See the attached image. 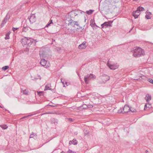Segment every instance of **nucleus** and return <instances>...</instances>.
<instances>
[{
	"label": "nucleus",
	"mask_w": 153,
	"mask_h": 153,
	"mask_svg": "<svg viewBox=\"0 0 153 153\" xmlns=\"http://www.w3.org/2000/svg\"><path fill=\"white\" fill-rule=\"evenodd\" d=\"M23 93L24 94H25L26 95H27V91H26V90H24L23 91Z\"/></svg>",
	"instance_id": "473e14b6"
},
{
	"label": "nucleus",
	"mask_w": 153,
	"mask_h": 153,
	"mask_svg": "<svg viewBox=\"0 0 153 153\" xmlns=\"http://www.w3.org/2000/svg\"><path fill=\"white\" fill-rule=\"evenodd\" d=\"M96 78V76L93 74H88L84 76V81L85 84H88L89 83L90 80L91 79H94Z\"/></svg>",
	"instance_id": "f03ea898"
},
{
	"label": "nucleus",
	"mask_w": 153,
	"mask_h": 153,
	"mask_svg": "<svg viewBox=\"0 0 153 153\" xmlns=\"http://www.w3.org/2000/svg\"><path fill=\"white\" fill-rule=\"evenodd\" d=\"M52 114V112H46V113H43V114H41V115H44L45 114Z\"/></svg>",
	"instance_id": "c9c22d12"
},
{
	"label": "nucleus",
	"mask_w": 153,
	"mask_h": 153,
	"mask_svg": "<svg viewBox=\"0 0 153 153\" xmlns=\"http://www.w3.org/2000/svg\"><path fill=\"white\" fill-rule=\"evenodd\" d=\"M65 83H66V84L67 83V82H65Z\"/></svg>",
	"instance_id": "864d4df0"
},
{
	"label": "nucleus",
	"mask_w": 153,
	"mask_h": 153,
	"mask_svg": "<svg viewBox=\"0 0 153 153\" xmlns=\"http://www.w3.org/2000/svg\"><path fill=\"white\" fill-rule=\"evenodd\" d=\"M86 47V42H83L80 45L78 46V48L79 49H85Z\"/></svg>",
	"instance_id": "ddd939ff"
},
{
	"label": "nucleus",
	"mask_w": 153,
	"mask_h": 153,
	"mask_svg": "<svg viewBox=\"0 0 153 153\" xmlns=\"http://www.w3.org/2000/svg\"><path fill=\"white\" fill-rule=\"evenodd\" d=\"M147 108V105H146L145 104V107H144V109H146Z\"/></svg>",
	"instance_id": "37998d69"
},
{
	"label": "nucleus",
	"mask_w": 153,
	"mask_h": 153,
	"mask_svg": "<svg viewBox=\"0 0 153 153\" xmlns=\"http://www.w3.org/2000/svg\"><path fill=\"white\" fill-rule=\"evenodd\" d=\"M93 12V10H87L86 11V13L88 15H91L92 14Z\"/></svg>",
	"instance_id": "5701e85b"
},
{
	"label": "nucleus",
	"mask_w": 153,
	"mask_h": 153,
	"mask_svg": "<svg viewBox=\"0 0 153 153\" xmlns=\"http://www.w3.org/2000/svg\"><path fill=\"white\" fill-rule=\"evenodd\" d=\"M30 22L32 24L36 21V19L35 15L32 14L30 17H28Z\"/></svg>",
	"instance_id": "1a4fd4ad"
},
{
	"label": "nucleus",
	"mask_w": 153,
	"mask_h": 153,
	"mask_svg": "<svg viewBox=\"0 0 153 153\" xmlns=\"http://www.w3.org/2000/svg\"><path fill=\"white\" fill-rule=\"evenodd\" d=\"M49 23H50V24L53 23V21H52V20H50L49 21Z\"/></svg>",
	"instance_id": "a19ab883"
},
{
	"label": "nucleus",
	"mask_w": 153,
	"mask_h": 153,
	"mask_svg": "<svg viewBox=\"0 0 153 153\" xmlns=\"http://www.w3.org/2000/svg\"><path fill=\"white\" fill-rule=\"evenodd\" d=\"M8 33H9L10 34V32L9 31V32H8Z\"/></svg>",
	"instance_id": "603ef678"
},
{
	"label": "nucleus",
	"mask_w": 153,
	"mask_h": 153,
	"mask_svg": "<svg viewBox=\"0 0 153 153\" xmlns=\"http://www.w3.org/2000/svg\"><path fill=\"white\" fill-rule=\"evenodd\" d=\"M146 15L145 16L146 18L147 19H150L151 18V17H150V15L152 14V13L147 10L146 12Z\"/></svg>",
	"instance_id": "2eb2a0df"
},
{
	"label": "nucleus",
	"mask_w": 153,
	"mask_h": 153,
	"mask_svg": "<svg viewBox=\"0 0 153 153\" xmlns=\"http://www.w3.org/2000/svg\"><path fill=\"white\" fill-rule=\"evenodd\" d=\"M7 20L6 19H4L2 21V22L1 24V25L2 26L5 23H6L7 22Z\"/></svg>",
	"instance_id": "b1692460"
},
{
	"label": "nucleus",
	"mask_w": 153,
	"mask_h": 153,
	"mask_svg": "<svg viewBox=\"0 0 153 153\" xmlns=\"http://www.w3.org/2000/svg\"><path fill=\"white\" fill-rule=\"evenodd\" d=\"M51 123H53L54 124L56 125L58 124V121L55 118H52L51 120Z\"/></svg>",
	"instance_id": "4468645a"
},
{
	"label": "nucleus",
	"mask_w": 153,
	"mask_h": 153,
	"mask_svg": "<svg viewBox=\"0 0 153 153\" xmlns=\"http://www.w3.org/2000/svg\"><path fill=\"white\" fill-rule=\"evenodd\" d=\"M42 92H41V91H39V92H38V94H39V95H40V93H42Z\"/></svg>",
	"instance_id": "a18cd8bd"
},
{
	"label": "nucleus",
	"mask_w": 153,
	"mask_h": 153,
	"mask_svg": "<svg viewBox=\"0 0 153 153\" xmlns=\"http://www.w3.org/2000/svg\"><path fill=\"white\" fill-rule=\"evenodd\" d=\"M40 63L41 65L45 67V68H47L50 66V64H49V62L46 60L44 59H42L41 60Z\"/></svg>",
	"instance_id": "0eeeda50"
},
{
	"label": "nucleus",
	"mask_w": 153,
	"mask_h": 153,
	"mask_svg": "<svg viewBox=\"0 0 153 153\" xmlns=\"http://www.w3.org/2000/svg\"><path fill=\"white\" fill-rule=\"evenodd\" d=\"M118 112L119 113H122L123 114L124 113V111L122 108H120V109H119L118 111Z\"/></svg>",
	"instance_id": "cd10ccee"
},
{
	"label": "nucleus",
	"mask_w": 153,
	"mask_h": 153,
	"mask_svg": "<svg viewBox=\"0 0 153 153\" xmlns=\"http://www.w3.org/2000/svg\"><path fill=\"white\" fill-rule=\"evenodd\" d=\"M137 10H138L140 12V11H143L144 10V9L142 7H137Z\"/></svg>",
	"instance_id": "4be33fe9"
},
{
	"label": "nucleus",
	"mask_w": 153,
	"mask_h": 153,
	"mask_svg": "<svg viewBox=\"0 0 153 153\" xmlns=\"http://www.w3.org/2000/svg\"><path fill=\"white\" fill-rule=\"evenodd\" d=\"M0 107L1 108H2V107L1 106H0Z\"/></svg>",
	"instance_id": "09e8293b"
},
{
	"label": "nucleus",
	"mask_w": 153,
	"mask_h": 153,
	"mask_svg": "<svg viewBox=\"0 0 153 153\" xmlns=\"http://www.w3.org/2000/svg\"><path fill=\"white\" fill-rule=\"evenodd\" d=\"M50 25H51L50 24V23H48V24H47L46 26V27H48Z\"/></svg>",
	"instance_id": "79ce46f5"
},
{
	"label": "nucleus",
	"mask_w": 153,
	"mask_h": 153,
	"mask_svg": "<svg viewBox=\"0 0 153 153\" xmlns=\"http://www.w3.org/2000/svg\"><path fill=\"white\" fill-rule=\"evenodd\" d=\"M86 20V19L85 18V22Z\"/></svg>",
	"instance_id": "8fccbe9b"
},
{
	"label": "nucleus",
	"mask_w": 153,
	"mask_h": 153,
	"mask_svg": "<svg viewBox=\"0 0 153 153\" xmlns=\"http://www.w3.org/2000/svg\"><path fill=\"white\" fill-rule=\"evenodd\" d=\"M147 81L153 84V80L152 79L150 78L148 79H147Z\"/></svg>",
	"instance_id": "c756f323"
},
{
	"label": "nucleus",
	"mask_w": 153,
	"mask_h": 153,
	"mask_svg": "<svg viewBox=\"0 0 153 153\" xmlns=\"http://www.w3.org/2000/svg\"><path fill=\"white\" fill-rule=\"evenodd\" d=\"M90 25L92 27H94V26H96L97 27H98L95 24V21L94 20L91 19L90 21Z\"/></svg>",
	"instance_id": "f3484780"
},
{
	"label": "nucleus",
	"mask_w": 153,
	"mask_h": 153,
	"mask_svg": "<svg viewBox=\"0 0 153 153\" xmlns=\"http://www.w3.org/2000/svg\"><path fill=\"white\" fill-rule=\"evenodd\" d=\"M107 65L109 68L113 70H115L116 68H117L119 66L117 64H113L109 60L107 63Z\"/></svg>",
	"instance_id": "39448f33"
},
{
	"label": "nucleus",
	"mask_w": 153,
	"mask_h": 153,
	"mask_svg": "<svg viewBox=\"0 0 153 153\" xmlns=\"http://www.w3.org/2000/svg\"><path fill=\"white\" fill-rule=\"evenodd\" d=\"M61 82L64 85V86L65 87V85L64 84V81H62V79H61Z\"/></svg>",
	"instance_id": "c03bdc74"
},
{
	"label": "nucleus",
	"mask_w": 153,
	"mask_h": 153,
	"mask_svg": "<svg viewBox=\"0 0 153 153\" xmlns=\"http://www.w3.org/2000/svg\"><path fill=\"white\" fill-rule=\"evenodd\" d=\"M110 22H111V23H112V22H111V21H110Z\"/></svg>",
	"instance_id": "3c124183"
},
{
	"label": "nucleus",
	"mask_w": 153,
	"mask_h": 153,
	"mask_svg": "<svg viewBox=\"0 0 153 153\" xmlns=\"http://www.w3.org/2000/svg\"><path fill=\"white\" fill-rule=\"evenodd\" d=\"M9 18L10 16L8 14H7L6 16L4 17V19H6L7 20Z\"/></svg>",
	"instance_id": "72a5a7b5"
},
{
	"label": "nucleus",
	"mask_w": 153,
	"mask_h": 153,
	"mask_svg": "<svg viewBox=\"0 0 153 153\" xmlns=\"http://www.w3.org/2000/svg\"><path fill=\"white\" fill-rule=\"evenodd\" d=\"M129 111H131L132 112H136V110L133 108H130Z\"/></svg>",
	"instance_id": "bb28decb"
},
{
	"label": "nucleus",
	"mask_w": 153,
	"mask_h": 153,
	"mask_svg": "<svg viewBox=\"0 0 153 153\" xmlns=\"http://www.w3.org/2000/svg\"><path fill=\"white\" fill-rule=\"evenodd\" d=\"M60 153H64V152L62 151V152H61Z\"/></svg>",
	"instance_id": "de8ad7c7"
},
{
	"label": "nucleus",
	"mask_w": 153,
	"mask_h": 153,
	"mask_svg": "<svg viewBox=\"0 0 153 153\" xmlns=\"http://www.w3.org/2000/svg\"><path fill=\"white\" fill-rule=\"evenodd\" d=\"M9 68V67L8 66H5L4 67H3L2 68V69L3 70H7Z\"/></svg>",
	"instance_id": "c85d7f7f"
},
{
	"label": "nucleus",
	"mask_w": 153,
	"mask_h": 153,
	"mask_svg": "<svg viewBox=\"0 0 153 153\" xmlns=\"http://www.w3.org/2000/svg\"><path fill=\"white\" fill-rule=\"evenodd\" d=\"M69 23L68 24V26L71 25L73 27H75L76 26L79 27L80 28H81L82 27H80L78 21H74V20H72L71 19L70 20H68Z\"/></svg>",
	"instance_id": "20e7f679"
},
{
	"label": "nucleus",
	"mask_w": 153,
	"mask_h": 153,
	"mask_svg": "<svg viewBox=\"0 0 153 153\" xmlns=\"http://www.w3.org/2000/svg\"><path fill=\"white\" fill-rule=\"evenodd\" d=\"M148 108H150V107H148Z\"/></svg>",
	"instance_id": "5fc2aeb1"
},
{
	"label": "nucleus",
	"mask_w": 153,
	"mask_h": 153,
	"mask_svg": "<svg viewBox=\"0 0 153 153\" xmlns=\"http://www.w3.org/2000/svg\"><path fill=\"white\" fill-rule=\"evenodd\" d=\"M110 79L109 77L106 75H103L100 78L98 82L100 84L105 83V82Z\"/></svg>",
	"instance_id": "7ed1b4c3"
},
{
	"label": "nucleus",
	"mask_w": 153,
	"mask_h": 153,
	"mask_svg": "<svg viewBox=\"0 0 153 153\" xmlns=\"http://www.w3.org/2000/svg\"><path fill=\"white\" fill-rule=\"evenodd\" d=\"M24 90H23L21 88V92H23V91Z\"/></svg>",
	"instance_id": "49530a36"
},
{
	"label": "nucleus",
	"mask_w": 153,
	"mask_h": 153,
	"mask_svg": "<svg viewBox=\"0 0 153 153\" xmlns=\"http://www.w3.org/2000/svg\"><path fill=\"white\" fill-rule=\"evenodd\" d=\"M79 12H80V13H85L84 11H82L81 10H80L79 11H75V10H73L71 11L70 13V16L71 18L73 17V16H74L78 15V13Z\"/></svg>",
	"instance_id": "6e6552de"
},
{
	"label": "nucleus",
	"mask_w": 153,
	"mask_h": 153,
	"mask_svg": "<svg viewBox=\"0 0 153 153\" xmlns=\"http://www.w3.org/2000/svg\"><path fill=\"white\" fill-rule=\"evenodd\" d=\"M133 16L134 17L135 19L137 18L138 16L140 14V12L138 10H136L134 12H133Z\"/></svg>",
	"instance_id": "9b49d317"
},
{
	"label": "nucleus",
	"mask_w": 153,
	"mask_h": 153,
	"mask_svg": "<svg viewBox=\"0 0 153 153\" xmlns=\"http://www.w3.org/2000/svg\"><path fill=\"white\" fill-rule=\"evenodd\" d=\"M25 38L27 40L25 42L26 44H25V42H24V43H23V40L22 41V44H24L25 45H27V46H30L34 41V40L31 38L25 37Z\"/></svg>",
	"instance_id": "423d86ee"
},
{
	"label": "nucleus",
	"mask_w": 153,
	"mask_h": 153,
	"mask_svg": "<svg viewBox=\"0 0 153 153\" xmlns=\"http://www.w3.org/2000/svg\"><path fill=\"white\" fill-rule=\"evenodd\" d=\"M72 144L74 145H76L77 144V141L76 139H74L72 140H70L69 142V145Z\"/></svg>",
	"instance_id": "dca6fc26"
},
{
	"label": "nucleus",
	"mask_w": 153,
	"mask_h": 153,
	"mask_svg": "<svg viewBox=\"0 0 153 153\" xmlns=\"http://www.w3.org/2000/svg\"><path fill=\"white\" fill-rule=\"evenodd\" d=\"M9 35L10 33H7L6 34V37L5 38V39L6 40L7 39H10Z\"/></svg>",
	"instance_id": "393cba45"
},
{
	"label": "nucleus",
	"mask_w": 153,
	"mask_h": 153,
	"mask_svg": "<svg viewBox=\"0 0 153 153\" xmlns=\"http://www.w3.org/2000/svg\"><path fill=\"white\" fill-rule=\"evenodd\" d=\"M132 53L133 55L135 57L142 56L145 54L144 50L139 47L135 48Z\"/></svg>",
	"instance_id": "f257e3e1"
},
{
	"label": "nucleus",
	"mask_w": 153,
	"mask_h": 153,
	"mask_svg": "<svg viewBox=\"0 0 153 153\" xmlns=\"http://www.w3.org/2000/svg\"><path fill=\"white\" fill-rule=\"evenodd\" d=\"M145 99L146 100V102H149L151 100V97L150 95H149V94H147L146 95L145 97Z\"/></svg>",
	"instance_id": "a211bd4d"
},
{
	"label": "nucleus",
	"mask_w": 153,
	"mask_h": 153,
	"mask_svg": "<svg viewBox=\"0 0 153 153\" xmlns=\"http://www.w3.org/2000/svg\"><path fill=\"white\" fill-rule=\"evenodd\" d=\"M68 153H76V152L69 149L68 151Z\"/></svg>",
	"instance_id": "f704fd0d"
},
{
	"label": "nucleus",
	"mask_w": 153,
	"mask_h": 153,
	"mask_svg": "<svg viewBox=\"0 0 153 153\" xmlns=\"http://www.w3.org/2000/svg\"><path fill=\"white\" fill-rule=\"evenodd\" d=\"M130 107L127 105H125L123 109L124 113H127L129 111Z\"/></svg>",
	"instance_id": "f8f14e48"
},
{
	"label": "nucleus",
	"mask_w": 153,
	"mask_h": 153,
	"mask_svg": "<svg viewBox=\"0 0 153 153\" xmlns=\"http://www.w3.org/2000/svg\"><path fill=\"white\" fill-rule=\"evenodd\" d=\"M50 86H51L50 84H48L47 85H45L44 90L46 91L47 90H51V88H50Z\"/></svg>",
	"instance_id": "aec40b11"
},
{
	"label": "nucleus",
	"mask_w": 153,
	"mask_h": 153,
	"mask_svg": "<svg viewBox=\"0 0 153 153\" xmlns=\"http://www.w3.org/2000/svg\"><path fill=\"white\" fill-rule=\"evenodd\" d=\"M33 115H34V114H31L30 115H28L27 116H25V117H23L22 119H24V118H25L26 117H28L30 116H33Z\"/></svg>",
	"instance_id": "4c0bfd02"
},
{
	"label": "nucleus",
	"mask_w": 153,
	"mask_h": 153,
	"mask_svg": "<svg viewBox=\"0 0 153 153\" xmlns=\"http://www.w3.org/2000/svg\"><path fill=\"white\" fill-rule=\"evenodd\" d=\"M88 108H91L93 107L92 105H87Z\"/></svg>",
	"instance_id": "58836bf2"
},
{
	"label": "nucleus",
	"mask_w": 153,
	"mask_h": 153,
	"mask_svg": "<svg viewBox=\"0 0 153 153\" xmlns=\"http://www.w3.org/2000/svg\"><path fill=\"white\" fill-rule=\"evenodd\" d=\"M39 52V54L40 57H45V53L44 52H42L41 51H40Z\"/></svg>",
	"instance_id": "412c9836"
},
{
	"label": "nucleus",
	"mask_w": 153,
	"mask_h": 153,
	"mask_svg": "<svg viewBox=\"0 0 153 153\" xmlns=\"http://www.w3.org/2000/svg\"><path fill=\"white\" fill-rule=\"evenodd\" d=\"M101 26L102 27V28H103L104 27L106 28L108 27L111 26V25L109 22H105L103 24L101 25Z\"/></svg>",
	"instance_id": "9d476101"
},
{
	"label": "nucleus",
	"mask_w": 153,
	"mask_h": 153,
	"mask_svg": "<svg viewBox=\"0 0 153 153\" xmlns=\"http://www.w3.org/2000/svg\"><path fill=\"white\" fill-rule=\"evenodd\" d=\"M27 28L28 27H27V26L25 27V26H24L23 28V31L25 32H26Z\"/></svg>",
	"instance_id": "7c9ffc66"
},
{
	"label": "nucleus",
	"mask_w": 153,
	"mask_h": 153,
	"mask_svg": "<svg viewBox=\"0 0 153 153\" xmlns=\"http://www.w3.org/2000/svg\"><path fill=\"white\" fill-rule=\"evenodd\" d=\"M81 107H83V108H88V106L87 105L85 104H84L82 105V106H81Z\"/></svg>",
	"instance_id": "2f4dec72"
},
{
	"label": "nucleus",
	"mask_w": 153,
	"mask_h": 153,
	"mask_svg": "<svg viewBox=\"0 0 153 153\" xmlns=\"http://www.w3.org/2000/svg\"><path fill=\"white\" fill-rule=\"evenodd\" d=\"M68 121L70 122H73V120H72V118H69L68 119Z\"/></svg>",
	"instance_id": "ea45409f"
},
{
	"label": "nucleus",
	"mask_w": 153,
	"mask_h": 153,
	"mask_svg": "<svg viewBox=\"0 0 153 153\" xmlns=\"http://www.w3.org/2000/svg\"><path fill=\"white\" fill-rule=\"evenodd\" d=\"M18 29H19V28H15V27H13L12 28V30L14 31L15 32L16 30H17Z\"/></svg>",
	"instance_id": "e433bc0d"
},
{
	"label": "nucleus",
	"mask_w": 153,
	"mask_h": 153,
	"mask_svg": "<svg viewBox=\"0 0 153 153\" xmlns=\"http://www.w3.org/2000/svg\"><path fill=\"white\" fill-rule=\"evenodd\" d=\"M2 128L4 129H7L8 126H7V125H1L0 126Z\"/></svg>",
	"instance_id": "a878e982"
},
{
	"label": "nucleus",
	"mask_w": 153,
	"mask_h": 153,
	"mask_svg": "<svg viewBox=\"0 0 153 153\" xmlns=\"http://www.w3.org/2000/svg\"><path fill=\"white\" fill-rule=\"evenodd\" d=\"M30 138H33L35 139H36L37 138V136L35 133H33L30 135Z\"/></svg>",
	"instance_id": "6ab92c4d"
}]
</instances>
